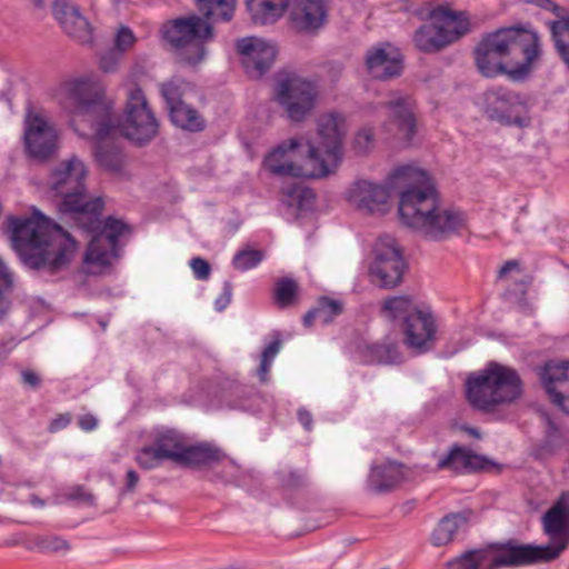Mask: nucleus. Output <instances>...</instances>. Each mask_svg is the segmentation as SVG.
<instances>
[{"label":"nucleus","instance_id":"obj_10","mask_svg":"<svg viewBox=\"0 0 569 569\" xmlns=\"http://www.w3.org/2000/svg\"><path fill=\"white\" fill-rule=\"evenodd\" d=\"M319 146L308 142L307 163L323 166L326 176L332 172L342 159V142L346 134L345 118L339 112L321 114L317 120Z\"/></svg>","mask_w":569,"mask_h":569},{"label":"nucleus","instance_id":"obj_17","mask_svg":"<svg viewBox=\"0 0 569 569\" xmlns=\"http://www.w3.org/2000/svg\"><path fill=\"white\" fill-rule=\"evenodd\" d=\"M398 169L388 177L385 184L365 179L356 181L348 190L349 202L359 210L369 213L385 212L391 190H399L400 193L406 189V183L402 180H393V174Z\"/></svg>","mask_w":569,"mask_h":569},{"label":"nucleus","instance_id":"obj_28","mask_svg":"<svg viewBox=\"0 0 569 569\" xmlns=\"http://www.w3.org/2000/svg\"><path fill=\"white\" fill-rule=\"evenodd\" d=\"M438 24L432 21L420 26L413 33V43L416 48L425 53L439 52L455 42L456 33H442Z\"/></svg>","mask_w":569,"mask_h":569},{"label":"nucleus","instance_id":"obj_40","mask_svg":"<svg viewBox=\"0 0 569 569\" xmlns=\"http://www.w3.org/2000/svg\"><path fill=\"white\" fill-rule=\"evenodd\" d=\"M198 10L203 18H216L221 21H230L234 13L237 0H194Z\"/></svg>","mask_w":569,"mask_h":569},{"label":"nucleus","instance_id":"obj_46","mask_svg":"<svg viewBox=\"0 0 569 569\" xmlns=\"http://www.w3.org/2000/svg\"><path fill=\"white\" fill-rule=\"evenodd\" d=\"M282 346L280 338L271 341L262 351L260 366L258 369V376L261 382L268 381V375L272 365L273 359L279 353Z\"/></svg>","mask_w":569,"mask_h":569},{"label":"nucleus","instance_id":"obj_37","mask_svg":"<svg viewBox=\"0 0 569 569\" xmlns=\"http://www.w3.org/2000/svg\"><path fill=\"white\" fill-rule=\"evenodd\" d=\"M28 550H37L42 553L67 555L71 550V543L58 535H36L24 545Z\"/></svg>","mask_w":569,"mask_h":569},{"label":"nucleus","instance_id":"obj_43","mask_svg":"<svg viewBox=\"0 0 569 569\" xmlns=\"http://www.w3.org/2000/svg\"><path fill=\"white\" fill-rule=\"evenodd\" d=\"M13 288V273L0 258V323H2L8 316L11 301L8 298V293Z\"/></svg>","mask_w":569,"mask_h":569},{"label":"nucleus","instance_id":"obj_44","mask_svg":"<svg viewBox=\"0 0 569 569\" xmlns=\"http://www.w3.org/2000/svg\"><path fill=\"white\" fill-rule=\"evenodd\" d=\"M345 306L341 300L321 297L316 306L318 321L322 325H329L333 319L343 312Z\"/></svg>","mask_w":569,"mask_h":569},{"label":"nucleus","instance_id":"obj_48","mask_svg":"<svg viewBox=\"0 0 569 569\" xmlns=\"http://www.w3.org/2000/svg\"><path fill=\"white\" fill-rule=\"evenodd\" d=\"M136 460L144 469H153L163 461L153 445L142 448L138 452Z\"/></svg>","mask_w":569,"mask_h":569},{"label":"nucleus","instance_id":"obj_15","mask_svg":"<svg viewBox=\"0 0 569 569\" xmlns=\"http://www.w3.org/2000/svg\"><path fill=\"white\" fill-rule=\"evenodd\" d=\"M102 211L98 214L99 227L94 230L79 228L91 234L88 244L84 262L106 267L110 263L111 257L118 256V240L124 232L130 230L129 226L120 219L108 217L104 221L100 219Z\"/></svg>","mask_w":569,"mask_h":569},{"label":"nucleus","instance_id":"obj_30","mask_svg":"<svg viewBox=\"0 0 569 569\" xmlns=\"http://www.w3.org/2000/svg\"><path fill=\"white\" fill-rule=\"evenodd\" d=\"M387 106L392 111L399 131L410 141L417 129L415 101L409 96H398L389 100Z\"/></svg>","mask_w":569,"mask_h":569},{"label":"nucleus","instance_id":"obj_61","mask_svg":"<svg viewBox=\"0 0 569 569\" xmlns=\"http://www.w3.org/2000/svg\"><path fill=\"white\" fill-rule=\"evenodd\" d=\"M512 270H520V263L518 260H508L507 262H505V264L500 268L498 272V277L505 278Z\"/></svg>","mask_w":569,"mask_h":569},{"label":"nucleus","instance_id":"obj_2","mask_svg":"<svg viewBox=\"0 0 569 569\" xmlns=\"http://www.w3.org/2000/svg\"><path fill=\"white\" fill-rule=\"evenodd\" d=\"M13 248L29 269L43 277L66 271L77 251V241L60 224L36 211L31 218L9 217Z\"/></svg>","mask_w":569,"mask_h":569},{"label":"nucleus","instance_id":"obj_50","mask_svg":"<svg viewBox=\"0 0 569 569\" xmlns=\"http://www.w3.org/2000/svg\"><path fill=\"white\" fill-rule=\"evenodd\" d=\"M122 53L111 49L101 56L99 67L103 72L111 73L118 68Z\"/></svg>","mask_w":569,"mask_h":569},{"label":"nucleus","instance_id":"obj_6","mask_svg":"<svg viewBox=\"0 0 569 569\" xmlns=\"http://www.w3.org/2000/svg\"><path fill=\"white\" fill-rule=\"evenodd\" d=\"M522 381L518 372L496 361L472 372L466 380L468 402L477 410L490 412L520 398Z\"/></svg>","mask_w":569,"mask_h":569},{"label":"nucleus","instance_id":"obj_8","mask_svg":"<svg viewBox=\"0 0 569 569\" xmlns=\"http://www.w3.org/2000/svg\"><path fill=\"white\" fill-rule=\"evenodd\" d=\"M478 46L497 53L502 59L510 58L515 66L510 68L509 78L523 80L532 70L540 56L538 34L527 28H501L486 34Z\"/></svg>","mask_w":569,"mask_h":569},{"label":"nucleus","instance_id":"obj_20","mask_svg":"<svg viewBox=\"0 0 569 569\" xmlns=\"http://www.w3.org/2000/svg\"><path fill=\"white\" fill-rule=\"evenodd\" d=\"M539 378L551 402L569 415V362H546L539 369Z\"/></svg>","mask_w":569,"mask_h":569},{"label":"nucleus","instance_id":"obj_26","mask_svg":"<svg viewBox=\"0 0 569 569\" xmlns=\"http://www.w3.org/2000/svg\"><path fill=\"white\" fill-rule=\"evenodd\" d=\"M488 462L486 457L455 445L446 456L439 459L437 469H449L458 473H467L485 469Z\"/></svg>","mask_w":569,"mask_h":569},{"label":"nucleus","instance_id":"obj_32","mask_svg":"<svg viewBox=\"0 0 569 569\" xmlns=\"http://www.w3.org/2000/svg\"><path fill=\"white\" fill-rule=\"evenodd\" d=\"M470 516V511L453 512L445 516L432 532V543L440 547L451 542L455 535L460 529L467 527Z\"/></svg>","mask_w":569,"mask_h":569},{"label":"nucleus","instance_id":"obj_9","mask_svg":"<svg viewBox=\"0 0 569 569\" xmlns=\"http://www.w3.org/2000/svg\"><path fill=\"white\" fill-rule=\"evenodd\" d=\"M569 539L558 545L535 546L515 539L485 547L491 569L515 568L557 559L568 547Z\"/></svg>","mask_w":569,"mask_h":569},{"label":"nucleus","instance_id":"obj_56","mask_svg":"<svg viewBox=\"0 0 569 569\" xmlns=\"http://www.w3.org/2000/svg\"><path fill=\"white\" fill-rule=\"evenodd\" d=\"M234 470H236V466L232 461H230L227 466L223 467V471L221 475L217 473L211 479L214 481L230 483L233 481V479L236 477L234 472H233Z\"/></svg>","mask_w":569,"mask_h":569},{"label":"nucleus","instance_id":"obj_35","mask_svg":"<svg viewBox=\"0 0 569 569\" xmlns=\"http://www.w3.org/2000/svg\"><path fill=\"white\" fill-rule=\"evenodd\" d=\"M153 446L163 461L170 460L179 463L186 443L184 438L179 432L168 430L156 437Z\"/></svg>","mask_w":569,"mask_h":569},{"label":"nucleus","instance_id":"obj_59","mask_svg":"<svg viewBox=\"0 0 569 569\" xmlns=\"http://www.w3.org/2000/svg\"><path fill=\"white\" fill-rule=\"evenodd\" d=\"M98 426V420L92 415H83L79 418V427L84 431L94 430Z\"/></svg>","mask_w":569,"mask_h":569},{"label":"nucleus","instance_id":"obj_57","mask_svg":"<svg viewBox=\"0 0 569 569\" xmlns=\"http://www.w3.org/2000/svg\"><path fill=\"white\" fill-rule=\"evenodd\" d=\"M71 422V416L70 413H62V415H59L57 418H54L48 429L50 432H57L61 429H64L67 426H69V423Z\"/></svg>","mask_w":569,"mask_h":569},{"label":"nucleus","instance_id":"obj_49","mask_svg":"<svg viewBox=\"0 0 569 569\" xmlns=\"http://www.w3.org/2000/svg\"><path fill=\"white\" fill-rule=\"evenodd\" d=\"M136 42L133 32L128 27H121L114 39V50L123 53Z\"/></svg>","mask_w":569,"mask_h":569},{"label":"nucleus","instance_id":"obj_19","mask_svg":"<svg viewBox=\"0 0 569 569\" xmlns=\"http://www.w3.org/2000/svg\"><path fill=\"white\" fill-rule=\"evenodd\" d=\"M236 48L241 56L242 66L251 78H260L272 66L277 50L271 43L257 37H247L237 41Z\"/></svg>","mask_w":569,"mask_h":569},{"label":"nucleus","instance_id":"obj_60","mask_svg":"<svg viewBox=\"0 0 569 569\" xmlns=\"http://www.w3.org/2000/svg\"><path fill=\"white\" fill-rule=\"evenodd\" d=\"M126 480L127 481H126V487L123 489V492H132V491H134V489H136V487H137V485L139 482L138 473L134 470H132V469L128 470Z\"/></svg>","mask_w":569,"mask_h":569},{"label":"nucleus","instance_id":"obj_41","mask_svg":"<svg viewBox=\"0 0 569 569\" xmlns=\"http://www.w3.org/2000/svg\"><path fill=\"white\" fill-rule=\"evenodd\" d=\"M550 30L556 50L569 69V14L550 22Z\"/></svg>","mask_w":569,"mask_h":569},{"label":"nucleus","instance_id":"obj_21","mask_svg":"<svg viewBox=\"0 0 569 569\" xmlns=\"http://www.w3.org/2000/svg\"><path fill=\"white\" fill-rule=\"evenodd\" d=\"M539 417L543 426V436L531 448L530 456L536 460H548L569 443V429L560 419L547 411H540Z\"/></svg>","mask_w":569,"mask_h":569},{"label":"nucleus","instance_id":"obj_55","mask_svg":"<svg viewBox=\"0 0 569 569\" xmlns=\"http://www.w3.org/2000/svg\"><path fill=\"white\" fill-rule=\"evenodd\" d=\"M21 381L31 389H38L41 386V377L33 370L26 369L21 371Z\"/></svg>","mask_w":569,"mask_h":569},{"label":"nucleus","instance_id":"obj_53","mask_svg":"<svg viewBox=\"0 0 569 569\" xmlns=\"http://www.w3.org/2000/svg\"><path fill=\"white\" fill-rule=\"evenodd\" d=\"M373 134L370 129H362L358 132L355 139V149L357 152L365 153L368 151L369 146L372 143Z\"/></svg>","mask_w":569,"mask_h":569},{"label":"nucleus","instance_id":"obj_13","mask_svg":"<svg viewBox=\"0 0 569 569\" xmlns=\"http://www.w3.org/2000/svg\"><path fill=\"white\" fill-rule=\"evenodd\" d=\"M319 97L317 82L295 73L280 77L276 98L293 122H303L315 110Z\"/></svg>","mask_w":569,"mask_h":569},{"label":"nucleus","instance_id":"obj_51","mask_svg":"<svg viewBox=\"0 0 569 569\" xmlns=\"http://www.w3.org/2000/svg\"><path fill=\"white\" fill-rule=\"evenodd\" d=\"M288 194L298 200L300 206L308 203L315 199V192L310 188H306L299 183L292 184V187L288 190Z\"/></svg>","mask_w":569,"mask_h":569},{"label":"nucleus","instance_id":"obj_45","mask_svg":"<svg viewBox=\"0 0 569 569\" xmlns=\"http://www.w3.org/2000/svg\"><path fill=\"white\" fill-rule=\"evenodd\" d=\"M298 293V284L293 279L282 278L274 286V300L281 308L293 303Z\"/></svg>","mask_w":569,"mask_h":569},{"label":"nucleus","instance_id":"obj_25","mask_svg":"<svg viewBox=\"0 0 569 569\" xmlns=\"http://www.w3.org/2000/svg\"><path fill=\"white\" fill-rule=\"evenodd\" d=\"M405 465L395 460L372 465L368 479V490L382 495L393 490L405 479Z\"/></svg>","mask_w":569,"mask_h":569},{"label":"nucleus","instance_id":"obj_14","mask_svg":"<svg viewBox=\"0 0 569 569\" xmlns=\"http://www.w3.org/2000/svg\"><path fill=\"white\" fill-rule=\"evenodd\" d=\"M373 259L369 266V277L380 289H395L402 283L407 262L390 234L380 236L373 247Z\"/></svg>","mask_w":569,"mask_h":569},{"label":"nucleus","instance_id":"obj_18","mask_svg":"<svg viewBox=\"0 0 569 569\" xmlns=\"http://www.w3.org/2000/svg\"><path fill=\"white\" fill-rule=\"evenodd\" d=\"M403 343L416 353H426L433 348L437 326L431 310L422 307L401 326Z\"/></svg>","mask_w":569,"mask_h":569},{"label":"nucleus","instance_id":"obj_62","mask_svg":"<svg viewBox=\"0 0 569 569\" xmlns=\"http://www.w3.org/2000/svg\"><path fill=\"white\" fill-rule=\"evenodd\" d=\"M298 420L305 427L306 430H311L312 427V415L306 409L298 410Z\"/></svg>","mask_w":569,"mask_h":569},{"label":"nucleus","instance_id":"obj_31","mask_svg":"<svg viewBox=\"0 0 569 569\" xmlns=\"http://www.w3.org/2000/svg\"><path fill=\"white\" fill-rule=\"evenodd\" d=\"M429 18L438 24L443 31L442 33H457L453 36L455 42L467 34L470 29L469 19L465 12L453 11L443 6L433 8Z\"/></svg>","mask_w":569,"mask_h":569},{"label":"nucleus","instance_id":"obj_64","mask_svg":"<svg viewBox=\"0 0 569 569\" xmlns=\"http://www.w3.org/2000/svg\"><path fill=\"white\" fill-rule=\"evenodd\" d=\"M73 498L91 501L92 495L86 493L81 488H78L77 493L73 495Z\"/></svg>","mask_w":569,"mask_h":569},{"label":"nucleus","instance_id":"obj_54","mask_svg":"<svg viewBox=\"0 0 569 569\" xmlns=\"http://www.w3.org/2000/svg\"><path fill=\"white\" fill-rule=\"evenodd\" d=\"M232 297V284L229 281L223 283L222 293L216 299L214 307L216 310L222 311L224 310L231 301Z\"/></svg>","mask_w":569,"mask_h":569},{"label":"nucleus","instance_id":"obj_4","mask_svg":"<svg viewBox=\"0 0 569 569\" xmlns=\"http://www.w3.org/2000/svg\"><path fill=\"white\" fill-rule=\"evenodd\" d=\"M88 170L77 157L61 162L51 173L49 188L57 198L58 211L78 228L94 230L99 227L98 214L103 210L101 197L90 196L84 180Z\"/></svg>","mask_w":569,"mask_h":569},{"label":"nucleus","instance_id":"obj_23","mask_svg":"<svg viewBox=\"0 0 569 569\" xmlns=\"http://www.w3.org/2000/svg\"><path fill=\"white\" fill-rule=\"evenodd\" d=\"M365 63L369 74L378 80H389L402 72L401 54L388 42L370 48L366 53Z\"/></svg>","mask_w":569,"mask_h":569},{"label":"nucleus","instance_id":"obj_1","mask_svg":"<svg viewBox=\"0 0 569 569\" xmlns=\"http://www.w3.org/2000/svg\"><path fill=\"white\" fill-rule=\"evenodd\" d=\"M395 179L406 183L398 208L402 224L432 241L447 240L466 228L463 212L440 206L435 183L425 170L399 167Z\"/></svg>","mask_w":569,"mask_h":569},{"label":"nucleus","instance_id":"obj_47","mask_svg":"<svg viewBox=\"0 0 569 569\" xmlns=\"http://www.w3.org/2000/svg\"><path fill=\"white\" fill-rule=\"evenodd\" d=\"M263 259L260 250L244 249L239 251L232 260L233 267L240 271H247L257 267Z\"/></svg>","mask_w":569,"mask_h":569},{"label":"nucleus","instance_id":"obj_42","mask_svg":"<svg viewBox=\"0 0 569 569\" xmlns=\"http://www.w3.org/2000/svg\"><path fill=\"white\" fill-rule=\"evenodd\" d=\"M191 90V84L180 78H172L160 84V92L163 97L167 109L184 102L182 98Z\"/></svg>","mask_w":569,"mask_h":569},{"label":"nucleus","instance_id":"obj_5","mask_svg":"<svg viewBox=\"0 0 569 569\" xmlns=\"http://www.w3.org/2000/svg\"><path fill=\"white\" fill-rule=\"evenodd\" d=\"M54 99L63 108H70L98 138L113 129L114 101L106 94L104 84L96 76H82L62 81L54 89Z\"/></svg>","mask_w":569,"mask_h":569},{"label":"nucleus","instance_id":"obj_3","mask_svg":"<svg viewBox=\"0 0 569 569\" xmlns=\"http://www.w3.org/2000/svg\"><path fill=\"white\" fill-rule=\"evenodd\" d=\"M158 121L151 111L147 98L137 84L127 89L124 111L119 126L113 120V129L103 138H98L96 128H90V138L94 141L93 157L97 164L112 174H119L123 168V154L120 148L110 141L118 131L132 142L142 146L158 133Z\"/></svg>","mask_w":569,"mask_h":569},{"label":"nucleus","instance_id":"obj_11","mask_svg":"<svg viewBox=\"0 0 569 569\" xmlns=\"http://www.w3.org/2000/svg\"><path fill=\"white\" fill-rule=\"evenodd\" d=\"M480 108L488 120L501 126L527 128L531 124L528 99L503 87L485 91L480 98Z\"/></svg>","mask_w":569,"mask_h":569},{"label":"nucleus","instance_id":"obj_58","mask_svg":"<svg viewBox=\"0 0 569 569\" xmlns=\"http://www.w3.org/2000/svg\"><path fill=\"white\" fill-rule=\"evenodd\" d=\"M306 482V477L299 472H290L286 479H283V485L288 488H299L302 487Z\"/></svg>","mask_w":569,"mask_h":569},{"label":"nucleus","instance_id":"obj_33","mask_svg":"<svg viewBox=\"0 0 569 569\" xmlns=\"http://www.w3.org/2000/svg\"><path fill=\"white\" fill-rule=\"evenodd\" d=\"M410 296H395L387 298L381 303V313L383 317L395 321L400 320V327L405 325L407 318L411 317L421 309Z\"/></svg>","mask_w":569,"mask_h":569},{"label":"nucleus","instance_id":"obj_22","mask_svg":"<svg viewBox=\"0 0 569 569\" xmlns=\"http://www.w3.org/2000/svg\"><path fill=\"white\" fill-rule=\"evenodd\" d=\"M24 143L28 152L39 159L51 156L56 147L54 130L42 116L30 110L24 119Z\"/></svg>","mask_w":569,"mask_h":569},{"label":"nucleus","instance_id":"obj_29","mask_svg":"<svg viewBox=\"0 0 569 569\" xmlns=\"http://www.w3.org/2000/svg\"><path fill=\"white\" fill-rule=\"evenodd\" d=\"M223 459H226V453L220 448L208 442H201L193 446L186 445L179 465L192 468H211Z\"/></svg>","mask_w":569,"mask_h":569},{"label":"nucleus","instance_id":"obj_27","mask_svg":"<svg viewBox=\"0 0 569 569\" xmlns=\"http://www.w3.org/2000/svg\"><path fill=\"white\" fill-rule=\"evenodd\" d=\"M569 519V492H562L555 505L543 515L542 522L545 531L558 545L562 539L568 538Z\"/></svg>","mask_w":569,"mask_h":569},{"label":"nucleus","instance_id":"obj_36","mask_svg":"<svg viewBox=\"0 0 569 569\" xmlns=\"http://www.w3.org/2000/svg\"><path fill=\"white\" fill-rule=\"evenodd\" d=\"M171 121L179 128L191 132L204 129V120L199 112L186 102L168 109Z\"/></svg>","mask_w":569,"mask_h":569},{"label":"nucleus","instance_id":"obj_16","mask_svg":"<svg viewBox=\"0 0 569 569\" xmlns=\"http://www.w3.org/2000/svg\"><path fill=\"white\" fill-rule=\"evenodd\" d=\"M301 146L300 141L290 138L277 146L264 159L266 168L279 177L295 178H321L326 176L323 166L307 163V157L302 164L295 162V154Z\"/></svg>","mask_w":569,"mask_h":569},{"label":"nucleus","instance_id":"obj_24","mask_svg":"<svg viewBox=\"0 0 569 569\" xmlns=\"http://www.w3.org/2000/svg\"><path fill=\"white\" fill-rule=\"evenodd\" d=\"M53 16L69 37L80 42L91 40L90 24L76 6L67 0H57L53 3Z\"/></svg>","mask_w":569,"mask_h":569},{"label":"nucleus","instance_id":"obj_12","mask_svg":"<svg viewBox=\"0 0 569 569\" xmlns=\"http://www.w3.org/2000/svg\"><path fill=\"white\" fill-rule=\"evenodd\" d=\"M163 39L176 50H188L192 54L184 56V60L194 64L204 56L203 43L213 37L212 26L207 19L197 14L181 17L163 26Z\"/></svg>","mask_w":569,"mask_h":569},{"label":"nucleus","instance_id":"obj_63","mask_svg":"<svg viewBox=\"0 0 569 569\" xmlns=\"http://www.w3.org/2000/svg\"><path fill=\"white\" fill-rule=\"evenodd\" d=\"M316 320H318V313L315 307L303 316V325L306 327H311Z\"/></svg>","mask_w":569,"mask_h":569},{"label":"nucleus","instance_id":"obj_34","mask_svg":"<svg viewBox=\"0 0 569 569\" xmlns=\"http://www.w3.org/2000/svg\"><path fill=\"white\" fill-rule=\"evenodd\" d=\"M475 62L479 72L486 78H496L501 74L509 77L510 68L503 63V59L492 51L477 46L475 51Z\"/></svg>","mask_w":569,"mask_h":569},{"label":"nucleus","instance_id":"obj_52","mask_svg":"<svg viewBox=\"0 0 569 569\" xmlns=\"http://www.w3.org/2000/svg\"><path fill=\"white\" fill-rule=\"evenodd\" d=\"M190 268L198 280H207L210 276V264L200 257H196L190 260Z\"/></svg>","mask_w":569,"mask_h":569},{"label":"nucleus","instance_id":"obj_7","mask_svg":"<svg viewBox=\"0 0 569 569\" xmlns=\"http://www.w3.org/2000/svg\"><path fill=\"white\" fill-rule=\"evenodd\" d=\"M246 3L253 23L260 26L274 23L288 10L292 29L315 33L327 19L325 0H247Z\"/></svg>","mask_w":569,"mask_h":569},{"label":"nucleus","instance_id":"obj_38","mask_svg":"<svg viewBox=\"0 0 569 569\" xmlns=\"http://www.w3.org/2000/svg\"><path fill=\"white\" fill-rule=\"evenodd\" d=\"M445 569H491L485 548L471 549L447 561Z\"/></svg>","mask_w":569,"mask_h":569},{"label":"nucleus","instance_id":"obj_39","mask_svg":"<svg viewBox=\"0 0 569 569\" xmlns=\"http://www.w3.org/2000/svg\"><path fill=\"white\" fill-rule=\"evenodd\" d=\"M366 352L369 362L398 365L402 361L397 343L387 340L368 346Z\"/></svg>","mask_w":569,"mask_h":569}]
</instances>
